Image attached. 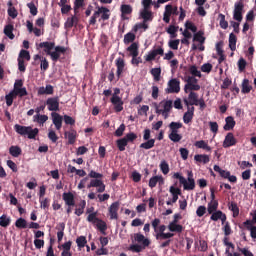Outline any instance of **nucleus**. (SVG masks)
Listing matches in <instances>:
<instances>
[{
  "label": "nucleus",
  "mask_w": 256,
  "mask_h": 256,
  "mask_svg": "<svg viewBox=\"0 0 256 256\" xmlns=\"http://www.w3.org/2000/svg\"><path fill=\"white\" fill-rule=\"evenodd\" d=\"M38 47L39 49H43L44 53H46V55H49L54 63H57L59 61L61 54L65 55V53H67V48H65L64 46H55V42H41Z\"/></svg>",
  "instance_id": "obj_1"
},
{
  "label": "nucleus",
  "mask_w": 256,
  "mask_h": 256,
  "mask_svg": "<svg viewBox=\"0 0 256 256\" xmlns=\"http://www.w3.org/2000/svg\"><path fill=\"white\" fill-rule=\"evenodd\" d=\"M90 177V183L87 185V189H91L92 187H96L97 193H105V183L103 182V174L96 172L95 170H91L88 174Z\"/></svg>",
  "instance_id": "obj_2"
},
{
  "label": "nucleus",
  "mask_w": 256,
  "mask_h": 256,
  "mask_svg": "<svg viewBox=\"0 0 256 256\" xmlns=\"http://www.w3.org/2000/svg\"><path fill=\"white\" fill-rule=\"evenodd\" d=\"M154 107L157 115H162L164 119H169V115L173 109V100H162L159 104L155 103Z\"/></svg>",
  "instance_id": "obj_3"
},
{
  "label": "nucleus",
  "mask_w": 256,
  "mask_h": 256,
  "mask_svg": "<svg viewBox=\"0 0 256 256\" xmlns=\"http://www.w3.org/2000/svg\"><path fill=\"white\" fill-rule=\"evenodd\" d=\"M168 127L170 129V134L168 135L170 141H173V143H179V141L183 139V136L179 134V129L183 128V123L171 122Z\"/></svg>",
  "instance_id": "obj_4"
},
{
  "label": "nucleus",
  "mask_w": 256,
  "mask_h": 256,
  "mask_svg": "<svg viewBox=\"0 0 256 256\" xmlns=\"http://www.w3.org/2000/svg\"><path fill=\"white\" fill-rule=\"evenodd\" d=\"M14 129L18 135L28 136V139H35L39 135V128H32L31 126H22L19 124H16L14 126Z\"/></svg>",
  "instance_id": "obj_5"
},
{
  "label": "nucleus",
  "mask_w": 256,
  "mask_h": 256,
  "mask_svg": "<svg viewBox=\"0 0 256 256\" xmlns=\"http://www.w3.org/2000/svg\"><path fill=\"white\" fill-rule=\"evenodd\" d=\"M87 221L88 223H92V225H96L100 233H102V235H105V232L107 231V223L97 217V212L88 215Z\"/></svg>",
  "instance_id": "obj_6"
},
{
  "label": "nucleus",
  "mask_w": 256,
  "mask_h": 256,
  "mask_svg": "<svg viewBox=\"0 0 256 256\" xmlns=\"http://www.w3.org/2000/svg\"><path fill=\"white\" fill-rule=\"evenodd\" d=\"M119 93H121V89L115 88L114 94L111 98V103L112 105H114L116 113H121V111L123 110V100L121 99V97L118 96Z\"/></svg>",
  "instance_id": "obj_7"
},
{
  "label": "nucleus",
  "mask_w": 256,
  "mask_h": 256,
  "mask_svg": "<svg viewBox=\"0 0 256 256\" xmlns=\"http://www.w3.org/2000/svg\"><path fill=\"white\" fill-rule=\"evenodd\" d=\"M143 9L140 10V19L146 23L153 21V11H151V4H142Z\"/></svg>",
  "instance_id": "obj_8"
},
{
  "label": "nucleus",
  "mask_w": 256,
  "mask_h": 256,
  "mask_svg": "<svg viewBox=\"0 0 256 256\" xmlns=\"http://www.w3.org/2000/svg\"><path fill=\"white\" fill-rule=\"evenodd\" d=\"M45 105L47 106L48 111L57 113V111H59V96L47 98Z\"/></svg>",
  "instance_id": "obj_9"
},
{
  "label": "nucleus",
  "mask_w": 256,
  "mask_h": 256,
  "mask_svg": "<svg viewBox=\"0 0 256 256\" xmlns=\"http://www.w3.org/2000/svg\"><path fill=\"white\" fill-rule=\"evenodd\" d=\"M181 82L176 78L171 79L168 82V87L165 89V93H179L181 91Z\"/></svg>",
  "instance_id": "obj_10"
},
{
  "label": "nucleus",
  "mask_w": 256,
  "mask_h": 256,
  "mask_svg": "<svg viewBox=\"0 0 256 256\" xmlns=\"http://www.w3.org/2000/svg\"><path fill=\"white\" fill-rule=\"evenodd\" d=\"M243 2H237L234 5L233 19L241 23L243 21Z\"/></svg>",
  "instance_id": "obj_11"
},
{
  "label": "nucleus",
  "mask_w": 256,
  "mask_h": 256,
  "mask_svg": "<svg viewBox=\"0 0 256 256\" xmlns=\"http://www.w3.org/2000/svg\"><path fill=\"white\" fill-rule=\"evenodd\" d=\"M187 111L183 115V122L185 125L193 123V118L195 117V106H186Z\"/></svg>",
  "instance_id": "obj_12"
},
{
  "label": "nucleus",
  "mask_w": 256,
  "mask_h": 256,
  "mask_svg": "<svg viewBox=\"0 0 256 256\" xmlns=\"http://www.w3.org/2000/svg\"><path fill=\"white\" fill-rule=\"evenodd\" d=\"M199 100V94L197 92L191 91L188 95V99H184V105L186 107H194L195 105L197 107V101Z\"/></svg>",
  "instance_id": "obj_13"
},
{
  "label": "nucleus",
  "mask_w": 256,
  "mask_h": 256,
  "mask_svg": "<svg viewBox=\"0 0 256 256\" xmlns=\"http://www.w3.org/2000/svg\"><path fill=\"white\" fill-rule=\"evenodd\" d=\"M52 123L56 129V131H61V127H63V116L57 112L51 113Z\"/></svg>",
  "instance_id": "obj_14"
},
{
  "label": "nucleus",
  "mask_w": 256,
  "mask_h": 256,
  "mask_svg": "<svg viewBox=\"0 0 256 256\" xmlns=\"http://www.w3.org/2000/svg\"><path fill=\"white\" fill-rule=\"evenodd\" d=\"M157 55H165V50L163 49V47L159 46L156 49H153L152 51H150L146 56H145V61L149 62V61H154V59L157 57Z\"/></svg>",
  "instance_id": "obj_15"
},
{
  "label": "nucleus",
  "mask_w": 256,
  "mask_h": 256,
  "mask_svg": "<svg viewBox=\"0 0 256 256\" xmlns=\"http://www.w3.org/2000/svg\"><path fill=\"white\" fill-rule=\"evenodd\" d=\"M237 145V139H235V136L233 133L229 132L223 141V147L224 149H228V147H233Z\"/></svg>",
  "instance_id": "obj_16"
},
{
  "label": "nucleus",
  "mask_w": 256,
  "mask_h": 256,
  "mask_svg": "<svg viewBox=\"0 0 256 256\" xmlns=\"http://www.w3.org/2000/svg\"><path fill=\"white\" fill-rule=\"evenodd\" d=\"M115 64L117 67V71H116L117 79H121V75H123L125 71V60L119 57L116 59Z\"/></svg>",
  "instance_id": "obj_17"
},
{
  "label": "nucleus",
  "mask_w": 256,
  "mask_h": 256,
  "mask_svg": "<svg viewBox=\"0 0 256 256\" xmlns=\"http://www.w3.org/2000/svg\"><path fill=\"white\" fill-rule=\"evenodd\" d=\"M62 199L67 207H75V195L71 192H64L62 194Z\"/></svg>",
  "instance_id": "obj_18"
},
{
  "label": "nucleus",
  "mask_w": 256,
  "mask_h": 256,
  "mask_svg": "<svg viewBox=\"0 0 256 256\" xmlns=\"http://www.w3.org/2000/svg\"><path fill=\"white\" fill-rule=\"evenodd\" d=\"M119 201H116L114 203H112L108 209L109 211V215H110V219H119Z\"/></svg>",
  "instance_id": "obj_19"
},
{
  "label": "nucleus",
  "mask_w": 256,
  "mask_h": 256,
  "mask_svg": "<svg viewBox=\"0 0 256 256\" xmlns=\"http://www.w3.org/2000/svg\"><path fill=\"white\" fill-rule=\"evenodd\" d=\"M64 137L68 139V145H75V142L77 141V131L73 129L66 131Z\"/></svg>",
  "instance_id": "obj_20"
},
{
  "label": "nucleus",
  "mask_w": 256,
  "mask_h": 256,
  "mask_svg": "<svg viewBox=\"0 0 256 256\" xmlns=\"http://www.w3.org/2000/svg\"><path fill=\"white\" fill-rule=\"evenodd\" d=\"M78 23L79 18L77 17V15L74 14V16L67 18L64 27L65 29H73V27H77Z\"/></svg>",
  "instance_id": "obj_21"
},
{
  "label": "nucleus",
  "mask_w": 256,
  "mask_h": 256,
  "mask_svg": "<svg viewBox=\"0 0 256 256\" xmlns=\"http://www.w3.org/2000/svg\"><path fill=\"white\" fill-rule=\"evenodd\" d=\"M157 183H159V185H163V183H165V179L163 178L162 175L151 177L148 185L150 189H154V187H157Z\"/></svg>",
  "instance_id": "obj_22"
},
{
  "label": "nucleus",
  "mask_w": 256,
  "mask_h": 256,
  "mask_svg": "<svg viewBox=\"0 0 256 256\" xmlns=\"http://www.w3.org/2000/svg\"><path fill=\"white\" fill-rule=\"evenodd\" d=\"M225 123L226 124L223 127L224 131H233L235 125H237V123L235 122V118H233V116L226 117Z\"/></svg>",
  "instance_id": "obj_23"
},
{
  "label": "nucleus",
  "mask_w": 256,
  "mask_h": 256,
  "mask_svg": "<svg viewBox=\"0 0 256 256\" xmlns=\"http://www.w3.org/2000/svg\"><path fill=\"white\" fill-rule=\"evenodd\" d=\"M55 93V88H53V85L47 84L46 87H40L38 89V95H53Z\"/></svg>",
  "instance_id": "obj_24"
},
{
  "label": "nucleus",
  "mask_w": 256,
  "mask_h": 256,
  "mask_svg": "<svg viewBox=\"0 0 256 256\" xmlns=\"http://www.w3.org/2000/svg\"><path fill=\"white\" fill-rule=\"evenodd\" d=\"M130 57H139V44L137 42H133L127 49Z\"/></svg>",
  "instance_id": "obj_25"
},
{
  "label": "nucleus",
  "mask_w": 256,
  "mask_h": 256,
  "mask_svg": "<svg viewBox=\"0 0 256 256\" xmlns=\"http://www.w3.org/2000/svg\"><path fill=\"white\" fill-rule=\"evenodd\" d=\"M185 191H193L195 189V179H193V172H188V182L184 186Z\"/></svg>",
  "instance_id": "obj_26"
},
{
  "label": "nucleus",
  "mask_w": 256,
  "mask_h": 256,
  "mask_svg": "<svg viewBox=\"0 0 256 256\" xmlns=\"http://www.w3.org/2000/svg\"><path fill=\"white\" fill-rule=\"evenodd\" d=\"M85 207H87V201L81 200L79 204L76 206V209L74 212L75 215H77V217H81V215L85 213Z\"/></svg>",
  "instance_id": "obj_27"
},
{
  "label": "nucleus",
  "mask_w": 256,
  "mask_h": 256,
  "mask_svg": "<svg viewBox=\"0 0 256 256\" xmlns=\"http://www.w3.org/2000/svg\"><path fill=\"white\" fill-rule=\"evenodd\" d=\"M201 89V85L194 84L193 82H186L184 86V93H189V91H199Z\"/></svg>",
  "instance_id": "obj_28"
},
{
  "label": "nucleus",
  "mask_w": 256,
  "mask_h": 256,
  "mask_svg": "<svg viewBox=\"0 0 256 256\" xmlns=\"http://www.w3.org/2000/svg\"><path fill=\"white\" fill-rule=\"evenodd\" d=\"M135 241H137V243H142L143 247H149V245H151V241L145 238L141 233L135 234Z\"/></svg>",
  "instance_id": "obj_29"
},
{
  "label": "nucleus",
  "mask_w": 256,
  "mask_h": 256,
  "mask_svg": "<svg viewBox=\"0 0 256 256\" xmlns=\"http://www.w3.org/2000/svg\"><path fill=\"white\" fill-rule=\"evenodd\" d=\"M194 161H196L197 163H203L204 165H207V163H209L211 161V159L209 158V155L196 154L194 156Z\"/></svg>",
  "instance_id": "obj_30"
},
{
  "label": "nucleus",
  "mask_w": 256,
  "mask_h": 256,
  "mask_svg": "<svg viewBox=\"0 0 256 256\" xmlns=\"http://www.w3.org/2000/svg\"><path fill=\"white\" fill-rule=\"evenodd\" d=\"M194 145L197 147V149H203L204 151L211 152V146H209L205 140L196 141Z\"/></svg>",
  "instance_id": "obj_31"
},
{
  "label": "nucleus",
  "mask_w": 256,
  "mask_h": 256,
  "mask_svg": "<svg viewBox=\"0 0 256 256\" xmlns=\"http://www.w3.org/2000/svg\"><path fill=\"white\" fill-rule=\"evenodd\" d=\"M13 29H15V27L12 24H8L4 27V35H6V37L10 38L11 40L15 39Z\"/></svg>",
  "instance_id": "obj_32"
},
{
  "label": "nucleus",
  "mask_w": 256,
  "mask_h": 256,
  "mask_svg": "<svg viewBox=\"0 0 256 256\" xmlns=\"http://www.w3.org/2000/svg\"><path fill=\"white\" fill-rule=\"evenodd\" d=\"M251 89H253V86H251V84H249V79H244L242 82V93L244 95H247L248 93H251Z\"/></svg>",
  "instance_id": "obj_33"
},
{
  "label": "nucleus",
  "mask_w": 256,
  "mask_h": 256,
  "mask_svg": "<svg viewBox=\"0 0 256 256\" xmlns=\"http://www.w3.org/2000/svg\"><path fill=\"white\" fill-rule=\"evenodd\" d=\"M228 209H229L230 211H232L234 218L239 217V206L237 205L236 202H233V201L230 202V203L228 204Z\"/></svg>",
  "instance_id": "obj_34"
},
{
  "label": "nucleus",
  "mask_w": 256,
  "mask_h": 256,
  "mask_svg": "<svg viewBox=\"0 0 256 256\" xmlns=\"http://www.w3.org/2000/svg\"><path fill=\"white\" fill-rule=\"evenodd\" d=\"M135 39H136V36H135V33H133V32H128L127 34H125L124 35V45H129V44H133V43H135L134 41H135Z\"/></svg>",
  "instance_id": "obj_35"
},
{
  "label": "nucleus",
  "mask_w": 256,
  "mask_h": 256,
  "mask_svg": "<svg viewBox=\"0 0 256 256\" xmlns=\"http://www.w3.org/2000/svg\"><path fill=\"white\" fill-rule=\"evenodd\" d=\"M229 47L231 51H235L237 49V36L234 33H230L229 35Z\"/></svg>",
  "instance_id": "obj_36"
},
{
  "label": "nucleus",
  "mask_w": 256,
  "mask_h": 256,
  "mask_svg": "<svg viewBox=\"0 0 256 256\" xmlns=\"http://www.w3.org/2000/svg\"><path fill=\"white\" fill-rule=\"evenodd\" d=\"M116 145L118 147V151H125V147H127V145H129V142L127 141V139L120 138L116 141Z\"/></svg>",
  "instance_id": "obj_37"
},
{
  "label": "nucleus",
  "mask_w": 256,
  "mask_h": 256,
  "mask_svg": "<svg viewBox=\"0 0 256 256\" xmlns=\"http://www.w3.org/2000/svg\"><path fill=\"white\" fill-rule=\"evenodd\" d=\"M218 208H219V202L217 200H214L208 204L207 211L209 215H211L212 213H215Z\"/></svg>",
  "instance_id": "obj_38"
},
{
  "label": "nucleus",
  "mask_w": 256,
  "mask_h": 256,
  "mask_svg": "<svg viewBox=\"0 0 256 256\" xmlns=\"http://www.w3.org/2000/svg\"><path fill=\"white\" fill-rule=\"evenodd\" d=\"M120 11L123 17V15H131L133 13V8L129 4H122Z\"/></svg>",
  "instance_id": "obj_39"
},
{
  "label": "nucleus",
  "mask_w": 256,
  "mask_h": 256,
  "mask_svg": "<svg viewBox=\"0 0 256 256\" xmlns=\"http://www.w3.org/2000/svg\"><path fill=\"white\" fill-rule=\"evenodd\" d=\"M155 147V139L146 140V142L140 144V149H153Z\"/></svg>",
  "instance_id": "obj_40"
},
{
  "label": "nucleus",
  "mask_w": 256,
  "mask_h": 256,
  "mask_svg": "<svg viewBox=\"0 0 256 256\" xmlns=\"http://www.w3.org/2000/svg\"><path fill=\"white\" fill-rule=\"evenodd\" d=\"M12 93H14L16 97H26V95H28L27 88L25 87L13 89Z\"/></svg>",
  "instance_id": "obj_41"
},
{
  "label": "nucleus",
  "mask_w": 256,
  "mask_h": 256,
  "mask_svg": "<svg viewBox=\"0 0 256 256\" xmlns=\"http://www.w3.org/2000/svg\"><path fill=\"white\" fill-rule=\"evenodd\" d=\"M11 225V218L7 217V215L3 214L0 217V227H9Z\"/></svg>",
  "instance_id": "obj_42"
},
{
  "label": "nucleus",
  "mask_w": 256,
  "mask_h": 256,
  "mask_svg": "<svg viewBox=\"0 0 256 256\" xmlns=\"http://www.w3.org/2000/svg\"><path fill=\"white\" fill-rule=\"evenodd\" d=\"M168 229L172 233H182L183 232V226L181 224H169Z\"/></svg>",
  "instance_id": "obj_43"
},
{
  "label": "nucleus",
  "mask_w": 256,
  "mask_h": 256,
  "mask_svg": "<svg viewBox=\"0 0 256 256\" xmlns=\"http://www.w3.org/2000/svg\"><path fill=\"white\" fill-rule=\"evenodd\" d=\"M9 153L12 155V157H19L23 151L21 150V147L19 146H11L9 148Z\"/></svg>",
  "instance_id": "obj_44"
},
{
  "label": "nucleus",
  "mask_w": 256,
  "mask_h": 256,
  "mask_svg": "<svg viewBox=\"0 0 256 256\" xmlns=\"http://www.w3.org/2000/svg\"><path fill=\"white\" fill-rule=\"evenodd\" d=\"M203 35H205L203 31H198L194 34L193 41H197L198 43L203 45V43H205V37Z\"/></svg>",
  "instance_id": "obj_45"
},
{
  "label": "nucleus",
  "mask_w": 256,
  "mask_h": 256,
  "mask_svg": "<svg viewBox=\"0 0 256 256\" xmlns=\"http://www.w3.org/2000/svg\"><path fill=\"white\" fill-rule=\"evenodd\" d=\"M17 229H27V220L25 218H18L15 222Z\"/></svg>",
  "instance_id": "obj_46"
},
{
  "label": "nucleus",
  "mask_w": 256,
  "mask_h": 256,
  "mask_svg": "<svg viewBox=\"0 0 256 256\" xmlns=\"http://www.w3.org/2000/svg\"><path fill=\"white\" fill-rule=\"evenodd\" d=\"M18 59H22L23 61H31V54L27 50H21Z\"/></svg>",
  "instance_id": "obj_47"
},
{
  "label": "nucleus",
  "mask_w": 256,
  "mask_h": 256,
  "mask_svg": "<svg viewBox=\"0 0 256 256\" xmlns=\"http://www.w3.org/2000/svg\"><path fill=\"white\" fill-rule=\"evenodd\" d=\"M34 121H37V123L43 125L44 123H47V121H49V116L37 114L34 116Z\"/></svg>",
  "instance_id": "obj_48"
},
{
  "label": "nucleus",
  "mask_w": 256,
  "mask_h": 256,
  "mask_svg": "<svg viewBox=\"0 0 256 256\" xmlns=\"http://www.w3.org/2000/svg\"><path fill=\"white\" fill-rule=\"evenodd\" d=\"M154 81H161V68H152L150 71Z\"/></svg>",
  "instance_id": "obj_49"
},
{
  "label": "nucleus",
  "mask_w": 256,
  "mask_h": 256,
  "mask_svg": "<svg viewBox=\"0 0 256 256\" xmlns=\"http://www.w3.org/2000/svg\"><path fill=\"white\" fill-rule=\"evenodd\" d=\"M85 6V0H75L74 1V15H77V13H79V9H81V7Z\"/></svg>",
  "instance_id": "obj_50"
},
{
  "label": "nucleus",
  "mask_w": 256,
  "mask_h": 256,
  "mask_svg": "<svg viewBox=\"0 0 256 256\" xmlns=\"http://www.w3.org/2000/svg\"><path fill=\"white\" fill-rule=\"evenodd\" d=\"M148 22H145L144 20L140 23H137L135 26H134V31L135 33H137V31L139 29H143L144 31H147V29H149V24H147Z\"/></svg>",
  "instance_id": "obj_51"
},
{
  "label": "nucleus",
  "mask_w": 256,
  "mask_h": 256,
  "mask_svg": "<svg viewBox=\"0 0 256 256\" xmlns=\"http://www.w3.org/2000/svg\"><path fill=\"white\" fill-rule=\"evenodd\" d=\"M15 97L17 96H15L13 91H10L9 94L5 96L7 107H11V105H13V99H15Z\"/></svg>",
  "instance_id": "obj_52"
},
{
  "label": "nucleus",
  "mask_w": 256,
  "mask_h": 256,
  "mask_svg": "<svg viewBox=\"0 0 256 256\" xmlns=\"http://www.w3.org/2000/svg\"><path fill=\"white\" fill-rule=\"evenodd\" d=\"M160 170L162 171L163 175H167L169 173V163H167L165 160H162L160 163Z\"/></svg>",
  "instance_id": "obj_53"
},
{
  "label": "nucleus",
  "mask_w": 256,
  "mask_h": 256,
  "mask_svg": "<svg viewBox=\"0 0 256 256\" xmlns=\"http://www.w3.org/2000/svg\"><path fill=\"white\" fill-rule=\"evenodd\" d=\"M76 243L80 249H83V247H85V245H87V238L85 236H79L76 239Z\"/></svg>",
  "instance_id": "obj_54"
},
{
  "label": "nucleus",
  "mask_w": 256,
  "mask_h": 256,
  "mask_svg": "<svg viewBox=\"0 0 256 256\" xmlns=\"http://www.w3.org/2000/svg\"><path fill=\"white\" fill-rule=\"evenodd\" d=\"M178 29H179V27H177V26H175V25H170L166 31H167V33H168L169 35L172 36V38H175V37H177V31H178Z\"/></svg>",
  "instance_id": "obj_55"
},
{
  "label": "nucleus",
  "mask_w": 256,
  "mask_h": 256,
  "mask_svg": "<svg viewBox=\"0 0 256 256\" xmlns=\"http://www.w3.org/2000/svg\"><path fill=\"white\" fill-rule=\"evenodd\" d=\"M173 179H178L180 185H183V187L187 184V179H185L179 172L174 173Z\"/></svg>",
  "instance_id": "obj_56"
},
{
  "label": "nucleus",
  "mask_w": 256,
  "mask_h": 256,
  "mask_svg": "<svg viewBox=\"0 0 256 256\" xmlns=\"http://www.w3.org/2000/svg\"><path fill=\"white\" fill-rule=\"evenodd\" d=\"M189 72L191 73L192 77H199V78H201V76H202L201 75V71H199L197 69V66H195V65L190 66Z\"/></svg>",
  "instance_id": "obj_57"
},
{
  "label": "nucleus",
  "mask_w": 256,
  "mask_h": 256,
  "mask_svg": "<svg viewBox=\"0 0 256 256\" xmlns=\"http://www.w3.org/2000/svg\"><path fill=\"white\" fill-rule=\"evenodd\" d=\"M101 19L102 21H107L109 20L110 14H109V8L106 7H101Z\"/></svg>",
  "instance_id": "obj_58"
},
{
  "label": "nucleus",
  "mask_w": 256,
  "mask_h": 256,
  "mask_svg": "<svg viewBox=\"0 0 256 256\" xmlns=\"http://www.w3.org/2000/svg\"><path fill=\"white\" fill-rule=\"evenodd\" d=\"M126 126L122 123L117 130L114 132L115 137H123V133H125Z\"/></svg>",
  "instance_id": "obj_59"
},
{
  "label": "nucleus",
  "mask_w": 256,
  "mask_h": 256,
  "mask_svg": "<svg viewBox=\"0 0 256 256\" xmlns=\"http://www.w3.org/2000/svg\"><path fill=\"white\" fill-rule=\"evenodd\" d=\"M27 7L30 10V13H31V15H33V17H35V15H37V13H39V11L37 10V6H35L34 2L28 3Z\"/></svg>",
  "instance_id": "obj_60"
},
{
  "label": "nucleus",
  "mask_w": 256,
  "mask_h": 256,
  "mask_svg": "<svg viewBox=\"0 0 256 256\" xmlns=\"http://www.w3.org/2000/svg\"><path fill=\"white\" fill-rule=\"evenodd\" d=\"M222 215H223V211L216 210V212H213L211 214L210 219H211V221H219V219H221Z\"/></svg>",
  "instance_id": "obj_61"
},
{
  "label": "nucleus",
  "mask_w": 256,
  "mask_h": 256,
  "mask_svg": "<svg viewBox=\"0 0 256 256\" xmlns=\"http://www.w3.org/2000/svg\"><path fill=\"white\" fill-rule=\"evenodd\" d=\"M48 139H50L53 143H56L59 141V136H57V133L54 130H49Z\"/></svg>",
  "instance_id": "obj_62"
},
{
  "label": "nucleus",
  "mask_w": 256,
  "mask_h": 256,
  "mask_svg": "<svg viewBox=\"0 0 256 256\" xmlns=\"http://www.w3.org/2000/svg\"><path fill=\"white\" fill-rule=\"evenodd\" d=\"M219 19H220L221 29H227V27H229V22H227L225 20V15L224 14H219Z\"/></svg>",
  "instance_id": "obj_63"
},
{
  "label": "nucleus",
  "mask_w": 256,
  "mask_h": 256,
  "mask_svg": "<svg viewBox=\"0 0 256 256\" xmlns=\"http://www.w3.org/2000/svg\"><path fill=\"white\" fill-rule=\"evenodd\" d=\"M124 138L126 139V142L133 143V141L137 139V134L130 132L126 134Z\"/></svg>",
  "instance_id": "obj_64"
}]
</instances>
